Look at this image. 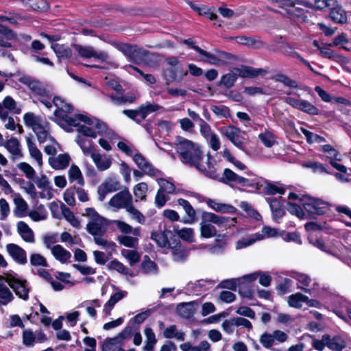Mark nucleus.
<instances>
[{
	"label": "nucleus",
	"mask_w": 351,
	"mask_h": 351,
	"mask_svg": "<svg viewBox=\"0 0 351 351\" xmlns=\"http://www.w3.org/2000/svg\"><path fill=\"white\" fill-rule=\"evenodd\" d=\"M176 148L180 156L181 161L190 167H195L197 170H204L201 162L204 158V153L200 147L181 136H177Z\"/></svg>",
	"instance_id": "1"
},
{
	"label": "nucleus",
	"mask_w": 351,
	"mask_h": 351,
	"mask_svg": "<svg viewBox=\"0 0 351 351\" xmlns=\"http://www.w3.org/2000/svg\"><path fill=\"white\" fill-rule=\"evenodd\" d=\"M202 221L200 223L201 236L204 238H211L216 235L217 230L210 223L218 226H230L235 219L219 216L213 213L203 211L202 213Z\"/></svg>",
	"instance_id": "2"
},
{
	"label": "nucleus",
	"mask_w": 351,
	"mask_h": 351,
	"mask_svg": "<svg viewBox=\"0 0 351 351\" xmlns=\"http://www.w3.org/2000/svg\"><path fill=\"white\" fill-rule=\"evenodd\" d=\"M168 66L163 70V76L167 84L172 82H180L187 75L188 71L184 70L178 59L170 56L165 60Z\"/></svg>",
	"instance_id": "3"
},
{
	"label": "nucleus",
	"mask_w": 351,
	"mask_h": 351,
	"mask_svg": "<svg viewBox=\"0 0 351 351\" xmlns=\"http://www.w3.org/2000/svg\"><path fill=\"white\" fill-rule=\"evenodd\" d=\"M115 47L122 52L127 58L132 62L140 64L145 61L150 53L137 45H132L128 43H115Z\"/></svg>",
	"instance_id": "4"
},
{
	"label": "nucleus",
	"mask_w": 351,
	"mask_h": 351,
	"mask_svg": "<svg viewBox=\"0 0 351 351\" xmlns=\"http://www.w3.org/2000/svg\"><path fill=\"white\" fill-rule=\"evenodd\" d=\"M220 132L221 134L225 136L234 146L245 153H247L245 149L246 138L245 137V132L232 125L221 128Z\"/></svg>",
	"instance_id": "5"
},
{
	"label": "nucleus",
	"mask_w": 351,
	"mask_h": 351,
	"mask_svg": "<svg viewBox=\"0 0 351 351\" xmlns=\"http://www.w3.org/2000/svg\"><path fill=\"white\" fill-rule=\"evenodd\" d=\"M302 201L304 209L311 215H322L329 210V204L318 198L304 195Z\"/></svg>",
	"instance_id": "6"
},
{
	"label": "nucleus",
	"mask_w": 351,
	"mask_h": 351,
	"mask_svg": "<svg viewBox=\"0 0 351 351\" xmlns=\"http://www.w3.org/2000/svg\"><path fill=\"white\" fill-rule=\"evenodd\" d=\"M285 101L293 108L309 114L316 115L319 114L318 108L308 101L287 97L285 99Z\"/></svg>",
	"instance_id": "7"
},
{
	"label": "nucleus",
	"mask_w": 351,
	"mask_h": 351,
	"mask_svg": "<svg viewBox=\"0 0 351 351\" xmlns=\"http://www.w3.org/2000/svg\"><path fill=\"white\" fill-rule=\"evenodd\" d=\"M109 204L117 208L127 209L132 204V197L129 191L125 189L115 194L110 200Z\"/></svg>",
	"instance_id": "8"
},
{
	"label": "nucleus",
	"mask_w": 351,
	"mask_h": 351,
	"mask_svg": "<svg viewBox=\"0 0 351 351\" xmlns=\"http://www.w3.org/2000/svg\"><path fill=\"white\" fill-rule=\"evenodd\" d=\"M108 223L107 220L102 218H97L93 219V221H89L86 225V230L91 235H104L107 232Z\"/></svg>",
	"instance_id": "9"
},
{
	"label": "nucleus",
	"mask_w": 351,
	"mask_h": 351,
	"mask_svg": "<svg viewBox=\"0 0 351 351\" xmlns=\"http://www.w3.org/2000/svg\"><path fill=\"white\" fill-rule=\"evenodd\" d=\"M5 281L20 298L25 300L28 299L29 290L26 287L27 282L25 280L21 281L14 277H8L5 278Z\"/></svg>",
	"instance_id": "10"
},
{
	"label": "nucleus",
	"mask_w": 351,
	"mask_h": 351,
	"mask_svg": "<svg viewBox=\"0 0 351 351\" xmlns=\"http://www.w3.org/2000/svg\"><path fill=\"white\" fill-rule=\"evenodd\" d=\"M19 81L27 86L32 92L37 95H45L47 93L45 85L41 82L32 77L23 75L19 79Z\"/></svg>",
	"instance_id": "11"
},
{
	"label": "nucleus",
	"mask_w": 351,
	"mask_h": 351,
	"mask_svg": "<svg viewBox=\"0 0 351 351\" xmlns=\"http://www.w3.org/2000/svg\"><path fill=\"white\" fill-rule=\"evenodd\" d=\"M6 250L12 259L20 265H25L27 263V253L24 249L14 243H9L6 245Z\"/></svg>",
	"instance_id": "12"
},
{
	"label": "nucleus",
	"mask_w": 351,
	"mask_h": 351,
	"mask_svg": "<svg viewBox=\"0 0 351 351\" xmlns=\"http://www.w3.org/2000/svg\"><path fill=\"white\" fill-rule=\"evenodd\" d=\"M177 202L178 205L182 207L186 213V215L183 217L182 221L184 223L187 224L195 223L197 221L196 211L191 204L187 200L182 198L178 199Z\"/></svg>",
	"instance_id": "13"
},
{
	"label": "nucleus",
	"mask_w": 351,
	"mask_h": 351,
	"mask_svg": "<svg viewBox=\"0 0 351 351\" xmlns=\"http://www.w3.org/2000/svg\"><path fill=\"white\" fill-rule=\"evenodd\" d=\"M324 341L326 343V346L333 351H341L346 346V338L341 335L331 337L330 335L325 334Z\"/></svg>",
	"instance_id": "14"
},
{
	"label": "nucleus",
	"mask_w": 351,
	"mask_h": 351,
	"mask_svg": "<svg viewBox=\"0 0 351 351\" xmlns=\"http://www.w3.org/2000/svg\"><path fill=\"white\" fill-rule=\"evenodd\" d=\"M173 237H175V235L169 230H165L160 232H153L151 234V239L161 247H165L167 246L171 247V240Z\"/></svg>",
	"instance_id": "15"
},
{
	"label": "nucleus",
	"mask_w": 351,
	"mask_h": 351,
	"mask_svg": "<svg viewBox=\"0 0 351 351\" xmlns=\"http://www.w3.org/2000/svg\"><path fill=\"white\" fill-rule=\"evenodd\" d=\"M238 76L243 78H254L258 75H265L267 71L263 69H255L252 66L242 65L241 67L234 68Z\"/></svg>",
	"instance_id": "16"
},
{
	"label": "nucleus",
	"mask_w": 351,
	"mask_h": 351,
	"mask_svg": "<svg viewBox=\"0 0 351 351\" xmlns=\"http://www.w3.org/2000/svg\"><path fill=\"white\" fill-rule=\"evenodd\" d=\"M77 119L87 125H94L97 132L100 135H106L108 134V125L103 121H99L96 118H90L82 114H78Z\"/></svg>",
	"instance_id": "17"
},
{
	"label": "nucleus",
	"mask_w": 351,
	"mask_h": 351,
	"mask_svg": "<svg viewBox=\"0 0 351 351\" xmlns=\"http://www.w3.org/2000/svg\"><path fill=\"white\" fill-rule=\"evenodd\" d=\"M133 160L144 173L152 176L155 174L156 169L141 154L136 153L133 156Z\"/></svg>",
	"instance_id": "18"
},
{
	"label": "nucleus",
	"mask_w": 351,
	"mask_h": 351,
	"mask_svg": "<svg viewBox=\"0 0 351 351\" xmlns=\"http://www.w3.org/2000/svg\"><path fill=\"white\" fill-rule=\"evenodd\" d=\"M17 232L25 242L29 243L35 242L34 233L25 222L19 221L17 223Z\"/></svg>",
	"instance_id": "19"
},
{
	"label": "nucleus",
	"mask_w": 351,
	"mask_h": 351,
	"mask_svg": "<svg viewBox=\"0 0 351 351\" xmlns=\"http://www.w3.org/2000/svg\"><path fill=\"white\" fill-rule=\"evenodd\" d=\"M127 294L128 292L126 291H121L111 295L109 300L104 306L103 311L106 317L111 314V311L114 306L125 297Z\"/></svg>",
	"instance_id": "20"
},
{
	"label": "nucleus",
	"mask_w": 351,
	"mask_h": 351,
	"mask_svg": "<svg viewBox=\"0 0 351 351\" xmlns=\"http://www.w3.org/2000/svg\"><path fill=\"white\" fill-rule=\"evenodd\" d=\"M70 160L69 154H61L57 157H50L49 158V163L55 169H63L69 165Z\"/></svg>",
	"instance_id": "21"
},
{
	"label": "nucleus",
	"mask_w": 351,
	"mask_h": 351,
	"mask_svg": "<svg viewBox=\"0 0 351 351\" xmlns=\"http://www.w3.org/2000/svg\"><path fill=\"white\" fill-rule=\"evenodd\" d=\"M20 147V143L16 138H11L5 143V147L12 154V160L19 159L23 157V154Z\"/></svg>",
	"instance_id": "22"
},
{
	"label": "nucleus",
	"mask_w": 351,
	"mask_h": 351,
	"mask_svg": "<svg viewBox=\"0 0 351 351\" xmlns=\"http://www.w3.org/2000/svg\"><path fill=\"white\" fill-rule=\"evenodd\" d=\"M170 247L171 248L173 261L184 263L186 260L189 254V250L181 245H178V243H176L175 246H171Z\"/></svg>",
	"instance_id": "23"
},
{
	"label": "nucleus",
	"mask_w": 351,
	"mask_h": 351,
	"mask_svg": "<svg viewBox=\"0 0 351 351\" xmlns=\"http://www.w3.org/2000/svg\"><path fill=\"white\" fill-rule=\"evenodd\" d=\"M5 280L3 281V278L0 276V305L5 306L12 301L14 295L7 285Z\"/></svg>",
	"instance_id": "24"
},
{
	"label": "nucleus",
	"mask_w": 351,
	"mask_h": 351,
	"mask_svg": "<svg viewBox=\"0 0 351 351\" xmlns=\"http://www.w3.org/2000/svg\"><path fill=\"white\" fill-rule=\"evenodd\" d=\"M237 43L240 45H244L248 47L254 46L256 49H261L265 47V43L259 39H256L252 37L239 36L232 38Z\"/></svg>",
	"instance_id": "25"
},
{
	"label": "nucleus",
	"mask_w": 351,
	"mask_h": 351,
	"mask_svg": "<svg viewBox=\"0 0 351 351\" xmlns=\"http://www.w3.org/2000/svg\"><path fill=\"white\" fill-rule=\"evenodd\" d=\"M51 253L56 260L61 263H67L71 257L70 252L60 245H56L51 248Z\"/></svg>",
	"instance_id": "26"
},
{
	"label": "nucleus",
	"mask_w": 351,
	"mask_h": 351,
	"mask_svg": "<svg viewBox=\"0 0 351 351\" xmlns=\"http://www.w3.org/2000/svg\"><path fill=\"white\" fill-rule=\"evenodd\" d=\"M92 159L97 166V168L101 171L110 168L112 164V160L110 156L101 155L99 153L93 154Z\"/></svg>",
	"instance_id": "27"
},
{
	"label": "nucleus",
	"mask_w": 351,
	"mask_h": 351,
	"mask_svg": "<svg viewBox=\"0 0 351 351\" xmlns=\"http://www.w3.org/2000/svg\"><path fill=\"white\" fill-rule=\"evenodd\" d=\"M206 202L209 207L217 213H234L237 210L234 206L230 204L219 203L211 199H208Z\"/></svg>",
	"instance_id": "28"
},
{
	"label": "nucleus",
	"mask_w": 351,
	"mask_h": 351,
	"mask_svg": "<svg viewBox=\"0 0 351 351\" xmlns=\"http://www.w3.org/2000/svg\"><path fill=\"white\" fill-rule=\"evenodd\" d=\"M176 311L180 317L189 319L193 317V314L195 313V302H190L181 303L177 306Z\"/></svg>",
	"instance_id": "29"
},
{
	"label": "nucleus",
	"mask_w": 351,
	"mask_h": 351,
	"mask_svg": "<svg viewBox=\"0 0 351 351\" xmlns=\"http://www.w3.org/2000/svg\"><path fill=\"white\" fill-rule=\"evenodd\" d=\"M239 180H242L241 176L228 168L223 170L222 176L219 178V182L230 186L232 183L238 184Z\"/></svg>",
	"instance_id": "30"
},
{
	"label": "nucleus",
	"mask_w": 351,
	"mask_h": 351,
	"mask_svg": "<svg viewBox=\"0 0 351 351\" xmlns=\"http://www.w3.org/2000/svg\"><path fill=\"white\" fill-rule=\"evenodd\" d=\"M228 245L226 238L223 236L221 238H217L215 243L213 245L209 246L208 251L211 254L220 255L223 254Z\"/></svg>",
	"instance_id": "31"
},
{
	"label": "nucleus",
	"mask_w": 351,
	"mask_h": 351,
	"mask_svg": "<svg viewBox=\"0 0 351 351\" xmlns=\"http://www.w3.org/2000/svg\"><path fill=\"white\" fill-rule=\"evenodd\" d=\"M15 37L14 33L8 27L0 25V46L3 47H10V40Z\"/></svg>",
	"instance_id": "32"
},
{
	"label": "nucleus",
	"mask_w": 351,
	"mask_h": 351,
	"mask_svg": "<svg viewBox=\"0 0 351 351\" xmlns=\"http://www.w3.org/2000/svg\"><path fill=\"white\" fill-rule=\"evenodd\" d=\"M195 50L202 56V58H200V61L206 62L207 64H211V65H215L219 66L217 59V53H209L202 49H201L199 47H195Z\"/></svg>",
	"instance_id": "33"
},
{
	"label": "nucleus",
	"mask_w": 351,
	"mask_h": 351,
	"mask_svg": "<svg viewBox=\"0 0 351 351\" xmlns=\"http://www.w3.org/2000/svg\"><path fill=\"white\" fill-rule=\"evenodd\" d=\"M259 277V283L264 287H269L271 284V277L265 273L256 272L243 276V279L247 280L250 282L255 280Z\"/></svg>",
	"instance_id": "34"
},
{
	"label": "nucleus",
	"mask_w": 351,
	"mask_h": 351,
	"mask_svg": "<svg viewBox=\"0 0 351 351\" xmlns=\"http://www.w3.org/2000/svg\"><path fill=\"white\" fill-rule=\"evenodd\" d=\"M75 141L81 147L84 155H90L92 157L93 154H97L95 152V147L91 141L87 140L79 135L76 137Z\"/></svg>",
	"instance_id": "35"
},
{
	"label": "nucleus",
	"mask_w": 351,
	"mask_h": 351,
	"mask_svg": "<svg viewBox=\"0 0 351 351\" xmlns=\"http://www.w3.org/2000/svg\"><path fill=\"white\" fill-rule=\"evenodd\" d=\"M180 348L182 351H210V345L207 341H202L197 346L186 342L181 344Z\"/></svg>",
	"instance_id": "36"
},
{
	"label": "nucleus",
	"mask_w": 351,
	"mask_h": 351,
	"mask_svg": "<svg viewBox=\"0 0 351 351\" xmlns=\"http://www.w3.org/2000/svg\"><path fill=\"white\" fill-rule=\"evenodd\" d=\"M27 145L30 154V156L34 158L38 165L40 167L43 165L42 153L37 148L35 143L32 142V138L29 136L26 137Z\"/></svg>",
	"instance_id": "37"
},
{
	"label": "nucleus",
	"mask_w": 351,
	"mask_h": 351,
	"mask_svg": "<svg viewBox=\"0 0 351 351\" xmlns=\"http://www.w3.org/2000/svg\"><path fill=\"white\" fill-rule=\"evenodd\" d=\"M267 202L269 204L270 208L275 219L281 218L284 215L285 211L282 208L280 202L278 199L268 197L267 198Z\"/></svg>",
	"instance_id": "38"
},
{
	"label": "nucleus",
	"mask_w": 351,
	"mask_h": 351,
	"mask_svg": "<svg viewBox=\"0 0 351 351\" xmlns=\"http://www.w3.org/2000/svg\"><path fill=\"white\" fill-rule=\"evenodd\" d=\"M110 98L111 99V101L117 106L124 105L125 104H131L136 100V97L133 93H129L121 96L111 95L110 96Z\"/></svg>",
	"instance_id": "39"
},
{
	"label": "nucleus",
	"mask_w": 351,
	"mask_h": 351,
	"mask_svg": "<svg viewBox=\"0 0 351 351\" xmlns=\"http://www.w3.org/2000/svg\"><path fill=\"white\" fill-rule=\"evenodd\" d=\"M238 77L237 72L234 71V72L226 73L221 76L218 85L230 88L234 85Z\"/></svg>",
	"instance_id": "40"
},
{
	"label": "nucleus",
	"mask_w": 351,
	"mask_h": 351,
	"mask_svg": "<svg viewBox=\"0 0 351 351\" xmlns=\"http://www.w3.org/2000/svg\"><path fill=\"white\" fill-rule=\"evenodd\" d=\"M330 17L332 21L337 23L343 24L347 21L346 12L341 7L334 8L330 13Z\"/></svg>",
	"instance_id": "41"
},
{
	"label": "nucleus",
	"mask_w": 351,
	"mask_h": 351,
	"mask_svg": "<svg viewBox=\"0 0 351 351\" xmlns=\"http://www.w3.org/2000/svg\"><path fill=\"white\" fill-rule=\"evenodd\" d=\"M51 47L58 58L66 59L72 56V50L66 45L53 44Z\"/></svg>",
	"instance_id": "42"
},
{
	"label": "nucleus",
	"mask_w": 351,
	"mask_h": 351,
	"mask_svg": "<svg viewBox=\"0 0 351 351\" xmlns=\"http://www.w3.org/2000/svg\"><path fill=\"white\" fill-rule=\"evenodd\" d=\"M164 337L167 339L176 338L180 341L184 340V333L181 331L177 330V326L176 325H171L167 328L163 332Z\"/></svg>",
	"instance_id": "43"
},
{
	"label": "nucleus",
	"mask_w": 351,
	"mask_h": 351,
	"mask_svg": "<svg viewBox=\"0 0 351 351\" xmlns=\"http://www.w3.org/2000/svg\"><path fill=\"white\" fill-rule=\"evenodd\" d=\"M61 210L64 217L69 221L72 226L76 228H80V221L75 217L73 212L69 208L62 204Z\"/></svg>",
	"instance_id": "44"
},
{
	"label": "nucleus",
	"mask_w": 351,
	"mask_h": 351,
	"mask_svg": "<svg viewBox=\"0 0 351 351\" xmlns=\"http://www.w3.org/2000/svg\"><path fill=\"white\" fill-rule=\"evenodd\" d=\"M69 178L71 182L76 180L80 185H84V180L79 167L73 165L69 170Z\"/></svg>",
	"instance_id": "45"
},
{
	"label": "nucleus",
	"mask_w": 351,
	"mask_h": 351,
	"mask_svg": "<svg viewBox=\"0 0 351 351\" xmlns=\"http://www.w3.org/2000/svg\"><path fill=\"white\" fill-rule=\"evenodd\" d=\"M14 201L16 205L14 210L15 215L18 217H23L27 209V204L21 197L14 198Z\"/></svg>",
	"instance_id": "46"
},
{
	"label": "nucleus",
	"mask_w": 351,
	"mask_h": 351,
	"mask_svg": "<svg viewBox=\"0 0 351 351\" xmlns=\"http://www.w3.org/2000/svg\"><path fill=\"white\" fill-rule=\"evenodd\" d=\"M141 269L145 274H156L157 265L154 261L150 260L148 256H145L144 261L141 263Z\"/></svg>",
	"instance_id": "47"
},
{
	"label": "nucleus",
	"mask_w": 351,
	"mask_h": 351,
	"mask_svg": "<svg viewBox=\"0 0 351 351\" xmlns=\"http://www.w3.org/2000/svg\"><path fill=\"white\" fill-rule=\"evenodd\" d=\"M215 51L217 55L219 66L226 65L230 61L237 60V57L232 53L217 49H215Z\"/></svg>",
	"instance_id": "48"
},
{
	"label": "nucleus",
	"mask_w": 351,
	"mask_h": 351,
	"mask_svg": "<svg viewBox=\"0 0 351 351\" xmlns=\"http://www.w3.org/2000/svg\"><path fill=\"white\" fill-rule=\"evenodd\" d=\"M73 47L82 58H90L95 56V49L93 47L80 45H74Z\"/></svg>",
	"instance_id": "49"
},
{
	"label": "nucleus",
	"mask_w": 351,
	"mask_h": 351,
	"mask_svg": "<svg viewBox=\"0 0 351 351\" xmlns=\"http://www.w3.org/2000/svg\"><path fill=\"white\" fill-rule=\"evenodd\" d=\"M208 160H207V166L208 169L205 167L204 165H203V168L204 170H199L201 172H203L204 175L211 179L216 180L219 181V178H220L221 176L218 175L217 173L216 169L214 168L213 165L211 164L210 160V154H207Z\"/></svg>",
	"instance_id": "50"
},
{
	"label": "nucleus",
	"mask_w": 351,
	"mask_h": 351,
	"mask_svg": "<svg viewBox=\"0 0 351 351\" xmlns=\"http://www.w3.org/2000/svg\"><path fill=\"white\" fill-rule=\"evenodd\" d=\"M147 191V185L146 183L141 182L136 184L134 188V194L136 198V201H138V199L145 200Z\"/></svg>",
	"instance_id": "51"
},
{
	"label": "nucleus",
	"mask_w": 351,
	"mask_h": 351,
	"mask_svg": "<svg viewBox=\"0 0 351 351\" xmlns=\"http://www.w3.org/2000/svg\"><path fill=\"white\" fill-rule=\"evenodd\" d=\"M308 300V297L301 293L293 294L289 297V304L290 306L299 308L301 306V302Z\"/></svg>",
	"instance_id": "52"
},
{
	"label": "nucleus",
	"mask_w": 351,
	"mask_h": 351,
	"mask_svg": "<svg viewBox=\"0 0 351 351\" xmlns=\"http://www.w3.org/2000/svg\"><path fill=\"white\" fill-rule=\"evenodd\" d=\"M242 278H232L224 280L219 283V287L220 288L228 289L235 291L237 286H239L242 283Z\"/></svg>",
	"instance_id": "53"
},
{
	"label": "nucleus",
	"mask_w": 351,
	"mask_h": 351,
	"mask_svg": "<svg viewBox=\"0 0 351 351\" xmlns=\"http://www.w3.org/2000/svg\"><path fill=\"white\" fill-rule=\"evenodd\" d=\"M301 131L303 133V134L305 136L307 142L309 143H313L315 142L322 143L326 141L324 137H322L318 134H314L312 132H311L306 129H304L303 128H301Z\"/></svg>",
	"instance_id": "54"
},
{
	"label": "nucleus",
	"mask_w": 351,
	"mask_h": 351,
	"mask_svg": "<svg viewBox=\"0 0 351 351\" xmlns=\"http://www.w3.org/2000/svg\"><path fill=\"white\" fill-rule=\"evenodd\" d=\"M33 131L36 134L38 141L40 143L45 142L49 136V131L45 126L40 123V125L36 126Z\"/></svg>",
	"instance_id": "55"
},
{
	"label": "nucleus",
	"mask_w": 351,
	"mask_h": 351,
	"mask_svg": "<svg viewBox=\"0 0 351 351\" xmlns=\"http://www.w3.org/2000/svg\"><path fill=\"white\" fill-rule=\"evenodd\" d=\"M275 80L276 82H280L289 88H297L298 86V84L295 80H291L289 77L284 74L276 75Z\"/></svg>",
	"instance_id": "56"
},
{
	"label": "nucleus",
	"mask_w": 351,
	"mask_h": 351,
	"mask_svg": "<svg viewBox=\"0 0 351 351\" xmlns=\"http://www.w3.org/2000/svg\"><path fill=\"white\" fill-rule=\"evenodd\" d=\"M121 254L128 259L130 265H134L140 261V254L136 251L123 250Z\"/></svg>",
	"instance_id": "57"
},
{
	"label": "nucleus",
	"mask_w": 351,
	"mask_h": 351,
	"mask_svg": "<svg viewBox=\"0 0 351 351\" xmlns=\"http://www.w3.org/2000/svg\"><path fill=\"white\" fill-rule=\"evenodd\" d=\"M120 244L128 247H136L138 245V239L130 236H119L117 239Z\"/></svg>",
	"instance_id": "58"
},
{
	"label": "nucleus",
	"mask_w": 351,
	"mask_h": 351,
	"mask_svg": "<svg viewBox=\"0 0 351 351\" xmlns=\"http://www.w3.org/2000/svg\"><path fill=\"white\" fill-rule=\"evenodd\" d=\"M30 263L32 265L38 267H48L46 258L40 254L34 253L30 256Z\"/></svg>",
	"instance_id": "59"
},
{
	"label": "nucleus",
	"mask_w": 351,
	"mask_h": 351,
	"mask_svg": "<svg viewBox=\"0 0 351 351\" xmlns=\"http://www.w3.org/2000/svg\"><path fill=\"white\" fill-rule=\"evenodd\" d=\"M18 168L22 171L25 176L30 180L34 179L36 172L30 165L27 162H23L17 165Z\"/></svg>",
	"instance_id": "60"
},
{
	"label": "nucleus",
	"mask_w": 351,
	"mask_h": 351,
	"mask_svg": "<svg viewBox=\"0 0 351 351\" xmlns=\"http://www.w3.org/2000/svg\"><path fill=\"white\" fill-rule=\"evenodd\" d=\"M36 341V335L31 330H25L23 332V343L27 347H32Z\"/></svg>",
	"instance_id": "61"
},
{
	"label": "nucleus",
	"mask_w": 351,
	"mask_h": 351,
	"mask_svg": "<svg viewBox=\"0 0 351 351\" xmlns=\"http://www.w3.org/2000/svg\"><path fill=\"white\" fill-rule=\"evenodd\" d=\"M24 122L26 125L31 127L32 130L41 123L38 117H35L33 113L27 112L24 114L23 117Z\"/></svg>",
	"instance_id": "62"
},
{
	"label": "nucleus",
	"mask_w": 351,
	"mask_h": 351,
	"mask_svg": "<svg viewBox=\"0 0 351 351\" xmlns=\"http://www.w3.org/2000/svg\"><path fill=\"white\" fill-rule=\"evenodd\" d=\"M178 235L184 241L193 242L194 232L192 228H184L178 231Z\"/></svg>",
	"instance_id": "63"
},
{
	"label": "nucleus",
	"mask_w": 351,
	"mask_h": 351,
	"mask_svg": "<svg viewBox=\"0 0 351 351\" xmlns=\"http://www.w3.org/2000/svg\"><path fill=\"white\" fill-rule=\"evenodd\" d=\"M262 143L267 147H271L275 143L276 141L271 132H265L261 133L258 136Z\"/></svg>",
	"instance_id": "64"
}]
</instances>
